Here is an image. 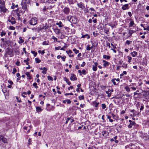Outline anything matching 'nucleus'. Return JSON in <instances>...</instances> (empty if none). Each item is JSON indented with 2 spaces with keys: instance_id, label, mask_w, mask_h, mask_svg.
Returning <instances> with one entry per match:
<instances>
[{
  "instance_id": "obj_1",
  "label": "nucleus",
  "mask_w": 149,
  "mask_h": 149,
  "mask_svg": "<svg viewBox=\"0 0 149 149\" xmlns=\"http://www.w3.org/2000/svg\"><path fill=\"white\" fill-rule=\"evenodd\" d=\"M67 19L71 23L76 24L77 22V19L75 17L69 15L67 17Z\"/></svg>"
},
{
  "instance_id": "obj_2",
  "label": "nucleus",
  "mask_w": 149,
  "mask_h": 149,
  "mask_svg": "<svg viewBox=\"0 0 149 149\" xmlns=\"http://www.w3.org/2000/svg\"><path fill=\"white\" fill-rule=\"evenodd\" d=\"M3 121L4 123H6V126L8 129H9L10 127V121L9 120L8 118L5 117L3 119Z\"/></svg>"
},
{
  "instance_id": "obj_3",
  "label": "nucleus",
  "mask_w": 149,
  "mask_h": 149,
  "mask_svg": "<svg viewBox=\"0 0 149 149\" xmlns=\"http://www.w3.org/2000/svg\"><path fill=\"white\" fill-rule=\"evenodd\" d=\"M141 135L140 136L145 140H148V134L147 133H143L142 131L140 132Z\"/></svg>"
},
{
  "instance_id": "obj_4",
  "label": "nucleus",
  "mask_w": 149,
  "mask_h": 149,
  "mask_svg": "<svg viewBox=\"0 0 149 149\" xmlns=\"http://www.w3.org/2000/svg\"><path fill=\"white\" fill-rule=\"evenodd\" d=\"M37 19L36 17L32 18L30 21L29 23L32 25H35L37 23Z\"/></svg>"
},
{
  "instance_id": "obj_5",
  "label": "nucleus",
  "mask_w": 149,
  "mask_h": 149,
  "mask_svg": "<svg viewBox=\"0 0 149 149\" xmlns=\"http://www.w3.org/2000/svg\"><path fill=\"white\" fill-rule=\"evenodd\" d=\"M0 12L1 13H5L8 10L5 7L4 5L0 6Z\"/></svg>"
},
{
  "instance_id": "obj_6",
  "label": "nucleus",
  "mask_w": 149,
  "mask_h": 149,
  "mask_svg": "<svg viewBox=\"0 0 149 149\" xmlns=\"http://www.w3.org/2000/svg\"><path fill=\"white\" fill-rule=\"evenodd\" d=\"M63 11L65 14L68 15L70 12V9L68 7H65L63 9Z\"/></svg>"
},
{
  "instance_id": "obj_7",
  "label": "nucleus",
  "mask_w": 149,
  "mask_h": 149,
  "mask_svg": "<svg viewBox=\"0 0 149 149\" xmlns=\"http://www.w3.org/2000/svg\"><path fill=\"white\" fill-rule=\"evenodd\" d=\"M77 5L79 8H80L82 10H83L85 8V6L81 2L79 3H78Z\"/></svg>"
},
{
  "instance_id": "obj_8",
  "label": "nucleus",
  "mask_w": 149,
  "mask_h": 149,
  "mask_svg": "<svg viewBox=\"0 0 149 149\" xmlns=\"http://www.w3.org/2000/svg\"><path fill=\"white\" fill-rule=\"evenodd\" d=\"M70 79L71 81H74L77 80V78L76 77L75 75L73 74H71V77L70 78Z\"/></svg>"
},
{
  "instance_id": "obj_9",
  "label": "nucleus",
  "mask_w": 149,
  "mask_h": 149,
  "mask_svg": "<svg viewBox=\"0 0 149 149\" xmlns=\"http://www.w3.org/2000/svg\"><path fill=\"white\" fill-rule=\"evenodd\" d=\"M7 54L10 56V57H12L13 56V52L11 49H8L7 52Z\"/></svg>"
},
{
  "instance_id": "obj_10",
  "label": "nucleus",
  "mask_w": 149,
  "mask_h": 149,
  "mask_svg": "<svg viewBox=\"0 0 149 149\" xmlns=\"http://www.w3.org/2000/svg\"><path fill=\"white\" fill-rule=\"evenodd\" d=\"M102 135L105 137H107L109 135V133L106 131H103L101 132Z\"/></svg>"
},
{
  "instance_id": "obj_11",
  "label": "nucleus",
  "mask_w": 149,
  "mask_h": 149,
  "mask_svg": "<svg viewBox=\"0 0 149 149\" xmlns=\"http://www.w3.org/2000/svg\"><path fill=\"white\" fill-rule=\"evenodd\" d=\"M135 125H138L136 124L134 122H132V123H130V124L128 125V127L129 128H131L133 126H134Z\"/></svg>"
},
{
  "instance_id": "obj_12",
  "label": "nucleus",
  "mask_w": 149,
  "mask_h": 149,
  "mask_svg": "<svg viewBox=\"0 0 149 149\" xmlns=\"http://www.w3.org/2000/svg\"><path fill=\"white\" fill-rule=\"evenodd\" d=\"M21 5L22 6V8L24 10V11H26L27 10V5L26 4L22 3H21Z\"/></svg>"
},
{
  "instance_id": "obj_13",
  "label": "nucleus",
  "mask_w": 149,
  "mask_h": 149,
  "mask_svg": "<svg viewBox=\"0 0 149 149\" xmlns=\"http://www.w3.org/2000/svg\"><path fill=\"white\" fill-rule=\"evenodd\" d=\"M129 8V4H128L124 5L122 8V9L123 10H127Z\"/></svg>"
},
{
  "instance_id": "obj_14",
  "label": "nucleus",
  "mask_w": 149,
  "mask_h": 149,
  "mask_svg": "<svg viewBox=\"0 0 149 149\" xmlns=\"http://www.w3.org/2000/svg\"><path fill=\"white\" fill-rule=\"evenodd\" d=\"M53 29L56 34L58 35L60 33V29H58L57 28H53Z\"/></svg>"
},
{
  "instance_id": "obj_15",
  "label": "nucleus",
  "mask_w": 149,
  "mask_h": 149,
  "mask_svg": "<svg viewBox=\"0 0 149 149\" xmlns=\"http://www.w3.org/2000/svg\"><path fill=\"white\" fill-rule=\"evenodd\" d=\"M82 36L81 38H87V39H89L90 38V36L88 34H86L85 35H83L82 34Z\"/></svg>"
},
{
  "instance_id": "obj_16",
  "label": "nucleus",
  "mask_w": 149,
  "mask_h": 149,
  "mask_svg": "<svg viewBox=\"0 0 149 149\" xmlns=\"http://www.w3.org/2000/svg\"><path fill=\"white\" fill-rule=\"evenodd\" d=\"M93 105V106L96 107H98V105L99 104V103H97L96 101H94L92 102Z\"/></svg>"
},
{
  "instance_id": "obj_17",
  "label": "nucleus",
  "mask_w": 149,
  "mask_h": 149,
  "mask_svg": "<svg viewBox=\"0 0 149 149\" xmlns=\"http://www.w3.org/2000/svg\"><path fill=\"white\" fill-rule=\"evenodd\" d=\"M36 110L38 112H41L42 110L41 109V107H36Z\"/></svg>"
},
{
  "instance_id": "obj_18",
  "label": "nucleus",
  "mask_w": 149,
  "mask_h": 149,
  "mask_svg": "<svg viewBox=\"0 0 149 149\" xmlns=\"http://www.w3.org/2000/svg\"><path fill=\"white\" fill-rule=\"evenodd\" d=\"M64 80L66 81L67 83L69 85H70L71 84L70 81L66 77H65L64 78Z\"/></svg>"
},
{
  "instance_id": "obj_19",
  "label": "nucleus",
  "mask_w": 149,
  "mask_h": 149,
  "mask_svg": "<svg viewBox=\"0 0 149 149\" xmlns=\"http://www.w3.org/2000/svg\"><path fill=\"white\" fill-rule=\"evenodd\" d=\"M63 102L64 103H66V102H67L68 104H70L71 103V101L70 100L67 99L63 100Z\"/></svg>"
},
{
  "instance_id": "obj_20",
  "label": "nucleus",
  "mask_w": 149,
  "mask_h": 149,
  "mask_svg": "<svg viewBox=\"0 0 149 149\" xmlns=\"http://www.w3.org/2000/svg\"><path fill=\"white\" fill-rule=\"evenodd\" d=\"M18 7V5L16 4L15 5V4L14 3H12V6H11V8L12 9H14L15 8H17Z\"/></svg>"
},
{
  "instance_id": "obj_21",
  "label": "nucleus",
  "mask_w": 149,
  "mask_h": 149,
  "mask_svg": "<svg viewBox=\"0 0 149 149\" xmlns=\"http://www.w3.org/2000/svg\"><path fill=\"white\" fill-rule=\"evenodd\" d=\"M56 24L58 25L60 27H61L63 26V25L61 21H59V22H57L56 23Z\"/></svg>"
},
{
  "instance_id": "obj_22",
  "label": "nucleus",
  "mask_w": 149,
  "mask_h": 149,
  "mask_svg": "<svg viewBox=\"0 0 149 149\" xmlns=\"http://www.w3.org/2000/svg\"><path fill=\"white\" fill-rule=\"evenodd\" d=\"M25 74L27 76L29 79L30 80L31 79V77L30 76V74L29 72H26Z\"/></svg>"
},
{
  "instance_id": "obj_23",
  "label": "nucleus",
  "mask_w": 149,
  "mask_h": 149,
  "mask_svg": "<svg viewBox=\"0 0 149 149\" xmlns=\"http://www.w3.org/2000/svg\"><path fill=\"white\" fill-rule=\"evenodd\" d=\"M137 53L136 52L134 51L132 52L131 53V54L133 57H134L137 55Z\"/></svg>"
},
{
  "instance_id": "obj_24",
  "label": "nucleus",
  "mask_w": 149,
  "mask_h": 149,
  "mask_svg": "<svg viewBox=\"0 0 149 149\" xmlns=\"http://www.w3.org/2000/svg\"><path fill=\"white\" fill-rule=\"evenodd\" d=\"M103 57L104 59L108 60L110 58V56H107L106 55H104L103 56Z\"/></svg>"
},
{
  "instance_id": "obj_25",
  "label": "nucleus",
  "mask_w": 149,
  "mask_h": 149,
  "mask_svg": "<svg viewBox=\"0 0 149 149\" xmlns=\"http://www.w3.org/2000/svg\"><path fill=\"white\" fill-rule=\"evenodd\" d=\"M135 25V24L133 21H131L130 22V23L129 27H132L133 25Z\"/></svg>"
},
{
  "instance_id": "obj_26",
  "label": "nucleus",
  "mask_w": 149,
  "mask_h": 149,
  "mask_svg": "<svg viewBox=\"0 0 149 149\" xmlns=\"http://www.w3.org/2000/svg\"><path fill=\"white\" fill-rule=\"evenodd\" d=\"M91 42L92 45L93 46H94V47H97V43L96 42H93L92 41H91Z\"/></svg>"
},
{
  "instance_id": "obj_27",
  "label": "nucleus",
  "mask_w": 149,
  "mask_h": 149,
  "mask_svg": "<svg viewBox=\"0 0 149 149\" xmlns=\"http://www.w3.org/2000/svg\"><path fill=\"white\" fill-rule=\"evenodd\" d=\"M8 21L9 22H11L12 24V25L13 24H15L16 23V22L15 20H14L13 21H12L11 20V19H8Z\"/></svg>"
},
{
  "instance_id": "obj_28",
  "label": "nucleus",
  "mask_w": 149,
  "mask_h": 149,
  "mask_svg": "<svg viewBox=\"0 0 149 149\" xmlns=\"http://www.w3.org/2000/svg\"><path fill=\"white\" fill-rule=\"evenodd\" d=\"M109 64L110 63L107 61L106 63H104L103 64V66L105 67H106L108 66Z\"/></svg>"
},
{
  "instance_id": "obj_29",
  "label": "nucleus",
  "mask_w": 149,
  "mask_h": 149,
  "mask_svg": "<svg viewBox=\"0 0 149 149\" xmlns=\"http://www.w3.org/2000/svg\"><path fill=\"white\" fill-rule=\"evenodd\" d=\"M35 60L36 63H39L41 62V60L39 58H35Z\"/></svg>"
},
{
  "instance_id": "obj_30",
  "label": "nucleus",
  "mask_w": 149,
  "mask_h": 149,
  "mask_svg": "<svg viewBox=\"0 0 149 149\" xmlns=\"http://www.w3.org/2000/svg\"><path fill=\"white\" fill-rule=\"evenodd\" d=\"M19 39L20 40L19 41V43H22L24 42V40L22 39V38L21 37H20L19 38Z\"/></svg>"
},
{
  "instance_id": "obj_31",
  "label": "nucleus",
  "mask_w": 149,
  "mask_h": 149,
  "mask_svg": "<svg viewBox=\"0 0 149 149\" xmlns=\"http://www.w3.org/2000/svg\"><path fill=\"white\" fill-rule=\"evenodd\" d=\"M106 93L108 94L107 96L108 97H109L111 96V92H110V91H109V90L108 91H106Z\"/></svg>"
},
{
  "instance_id": "obj_32",
  "label": "nucleus",
  "mask_w": 149,
  "mask_h": 149,
  "mask_svg": "<svg viewBox=\"0 0 149 149\" xmlns=\"http://www.w3.org/2000/svg\"><path fill=\"white\" fill-rule=\"evenodd\" d=\"M0 5L3 6L5 5V2L4 0H0Z\"/></svg>"
},
{
  "instance_id": "obj_33",
  "label": "nucleus",
  "mask_w": 149,
  "mask_h": 149,
  "mask_svg": "<svg viewBox=\"0 0 149 149\" xmlns=\"http://www.w3.org/2000/svg\"><path fill=\"white\" fill-rule=\"evenodd\" d=\"M135 32V31L133 30H129V33L130 34V36H131L133 33H134Z\"/></svg>"
},
{
  "instance_id": "obj_34",
  "label": "nucleus",
  "mask_w": 149,
  "mask_h": 149,
  "mask_svg": "<svg viewBox=\"0 0 149 149\" xmlns=\"http://www.w3.org/2000/svg\"><path fill=\"white\" fill-rule=\"evenodd\" d=\"M125 89L126 90V91L127 92H128L130 91V88L128 86H125Z\"/></svg>"
},
{
  "instance_id": "obj_35",
  "label": "nucleus",
  "mask_w": 149,
  "mask_h": 149,
  "mask_svg": "<svg viewBox=\"0 0 149 149\" xmlns=\"http://www.w3.org/2000/svg\"><path fill=\"white\" fill-rule=\"evenodd\" d=\"M92 69L94 71H96L97 70V66H94V65H93L92 66Z\"/></svg>"
},
{
  "instance_id": "obj_36",
  "label": "nucleus",
  "mask_w": 149,
  "mask_h": 149,
  "mask_svg": "<svg viewBox=\"0 0 149 149\" xmlns=\"http://www.w3.org/2000/svg\"><path fill=\"white\" fill-rule=\"evenodd\" d=\"M107 118L108 119H109V121L110 122H112L113 121V120L111 119V116H108V115H107Z\"/></svg>"
},
{
  "instance_id": "obj_37",
  "label": "nucleus",
  "mask_w": 149,
  "mask_h": 149,
  "mask_svg": "<svg viewBox=\"0 0 149 149\" xmlns=\"http://www.w3.org/2000/svg\"><path fill=\"white\" fill-rule=\"evenodd\" d=\"M132 42L131 41L127 40L125 42V43L127 45H129L132 43Z\"/></svg>"
},
{
  "instance_id": "obj_38",
  "label": "nucleus",
  "mask_w": 149,
  "mask_h": 149,
  "mask_svg": "<svg viewBox=\"0 0 149 149\" xmlns=\"http://www.w3.org/2000/svg\"><path fill=\"white\" fill-rule=\"evenodd\" d=\"M24 3L27 5L29 4L30 3V0H24Z\"/></svg>"
},
{
  "instance_id": "obj_39",
  "label": "nucleus",
  "mask_w": 149,
  "mask_h": 149,
  "mask_svg": "<svg viewBox=\"0 0 149 149\" xmlns=\"http://www.w3.org/2000/svg\"><path fill=\"white\" fill-rule=\"evenodd\" d=\"M48 79L49 81H53V78L51 77L50 76H47Z\"/></svg>"
},
{
  "instance_id": "obj_40",
  "label": "nucleus",
  "mask_w": 149,
  "mask_h": 149,
  "mask_svg": "<svg viewBox=\"0 0 149 149\" xmlns=\"http://www.w3.org/2000/svg\"><path fill=\"white\" fill-rule=\"evenodd\" d=\"M68 3L70 5L74 4V1L73 0H68Z\"/></svg>"
},
{
  "instance_id": "obj_41",
  "label": "nucleus",
  "mask_w": 149,
  "mask_h": 149,
  "mask_svg": "<svg viewBox=\"0 0 149 149\" xmlns=\"http://www.w3.org/2000/svg\"><path fill=\"white\" fill-rule=\"evenodd\" d=\"M31 53L34 54V56L35 57H36L37 54V53L36 52L34 51H31Z\"/></svg>"
},
{
  "instance_id": "obj_42",
  "label": "nucleus",
  "mask_w": 149,
  "mask_h": 149,
  "mask_svg": "<svg viewBox=\"0 0 149 149\" xmlns=\"http://www.w3.org/2000/svg\"><path fill=\"white\" fill-rule=\"evenodd\" d=\"M2 141L4 143H7V139L6 138L3 137V139Z\"/></svg>"
},
{
  "instance_id": "obj_43",
  "label": "nucleus",
  "mask_w": 149,
  "mask_h": 149,
  "mask_svg": "<svg viewBox=\"0 0 149 149\" xmlns=\"http://www.w3.org/2000/svg\"><path fill=\"white\" fill-rule=\"evenodd\" d=\"M79 98L80 100H84V97L83 95H80L79 97Z\"/></svg>"
},
{
  "instance_id": "obj_44",
  "label": "nucleus",
  "mask_w": 149,
  "mask_h": 149,
  "mask_svg": "<svg viewBox=\"0 0 149 149\" xmlns=\"http://www.w3.org/2000/svg\"><path fill=\"white\" fill-rule=\"evenodd\" d=\"M91 49L90 47V45H87L86 47V49L87 51H89L91 50Z\"/></svg>"
},
{
  "instance_id": "obj_45",
  "label": "nucleus",
  "mask_w": 149,
  "mask_h": 149,
  "mask_svg": "<svg viewBox=\"0 0 149 149\" xmlns=\"http://www.w3.org/2000/svg\"><path fill=\"white\" fill-rule=\"evenodd\" d=\"M49 42L46 41H44L42 43V45H48Z\"/></svg>"
},
{
  "instance_id": "obj_46",
  "label": "nucleus",
  "mask_w": 149,
  "mask_h": 149,
  "mask_svg": "<svg viewBox=\"0 0 149 149\" xmlns=\"http://www.w3.org/2000/svg\"><path fill=\"white\" fill-rule=\"evenodd\" d=\"M73 51L74 52L75 54H77L79 52V51L78 50H77L76 49L74 48L73 49Z\"/></svg>"
},
{
  "instance_id": "obj_47",
  "label": "nucleus",
  "mask_w": 149,
  "mask_h": 149,
  "mask_svg": "<svg viewBox=\"0 0 149 149\" xmlns=\"http://www.w3.org/2000/svg\"><path fill=\"white\" fill-rule=\"evenodd\" d=\"M117 137H118L116 136L114 137V139L115 140V142L116 143H117L118 142V141L116 140V139H117Z\"/></svg>"
},
{
  "instance_id": "obj_48",
  "label": "nucleus",
  "mask_w": 149,
  "mask_h": 149,
  "mask_svg": "<svg viewBox=\"0 0 149 149\" xmlns=\"http://www.w3.org/2000/svg\"><path fill=\"white\" fill-rule=\"evenodd\" d=\"M122 67L126 68L127 67V64L125 63H123V64Z\"/></svg>"
},
{
  "instance_id": "obj_49",
  "label": "nucleus",
  "mask_w": 149,
  "mask_h": 149,
  "mask_svg": "<svg viewBox=\"0 0 149 149\" xmlns=\"http://www.w3.org/2000/svg\"><path fill=\"white\" fill-rule=\"evenodd\" d=\"M144 109V106L143 104H142V105L141 106V108H140V112L141 111H143Z\"/></svg>"
},
{
  "instance_id": "obj_50",
  "label": "nucleus",
  "mask_w": 149,
  "mask_h": 149,
  "mask_svg": "<svg viewBox=\"0 0 149 149\" xmlns=\"http://www.w3.org/2000/svg\"><path fill=\"white\" fill-rule=\"evenodd\" d=\"M106 107V106L105 104H102V108L103 109H104Z\"/></svg>"
},
{
  "instance_id": "obj_51",
  "label": "nucleus",
  "mask_w": 149,
  "mask_h": 149,
  "mask_svg": "<svg viewBox=\"0 0 149 149\" xmlns=\"http://www.w3.org/2000/svg\"><path fill=\"white\" fill-rule=\"evenodd\" d=\"M6 34V33L5 32H4L3 31H2L1 33V36L2 37L3 36H4Z\"/></svg>"
},
{
  "instance_id": "obj_52",
  "label": "nucleus",
  "mask_w": 149,
  "mask_h": 149,
  "mask_svg": "<svg viewBox=\"0 0 149 149\" xmlns=\"http://www.w3.org/2000/svg\"><path fill=\"white\" fill-rule=\"evenodd\" d=\"M127 58L128 59V62L130 63L131 61L132 58L131 56H128Z\"/></svg>"
},
{
  "instance_id": "obj_53",
  "label": "nucleus",
  "mask_w": 149,
  "mask_h": 149,
  "mask_svg": "<svg viewBox=\"0 0 149 149\" xmlns=\"http://www.w3.org/2000/svg\"><path fill=\"white\" fill-rule=\"evenodd\" d=\"M66 52L68 54H71L72 53V52L71 50H70L68 51H66Z\"/></svg>"
},
{
  "instance_id": "obj_54",
  "label": "nucleus",
  "mask_w": 149,
  "mask_h": 149,
  "mask_svg": "<svg viewBox=\"0 0 149 149\" xmlns=\"http://www.w3.org/2000/svg\"><path fill=\"white\" fill-rule=\"evenodd\" d=\"M17 72V70L15 68H14L13 69V72H12V73L13 74H15Z\"/></svg>"
},
{
  "instance_id": "obj_55",
  "label": "nucleus",
  "mask_w": 149,
  "mask_h": 149,
  "mask_svg": "<svg viewBox=\"0 0 149 149\" xmlns=\"http://www.w3.org/2000/svg\"><path fill=\"white\" fill-rule=\"evenodd\" d=\"M9 29L11 30H14L15 29V28L13 26H10L9 27Z\"/></svg>"
},
{
  "instance_id": "obj_56",
  "label": "nucleus",
  "mask_w": 149,
  "mask_h": 149,
  "mask_svg": "<svg viewBox=\"0 0 149 149\" xmlns=\"http://www.w3.org/2000/svg\"><path fill=\"white\" fill-rule=\"evenodd\" d=\"M66 58V57L65 56H62L61 57V58L62 59V60L63 61H65V59Z\"/></svg>"
},
{
  "instance_id": "obj_57",
  "label": "nucleus",
  "mask_w": 149,
  "mask_h": 149,
  "mask_svg": "<svg viewBox=\"0 0 149 149\" xmlns=\"http://www.w3.org/2000/svg\"><path fill=\"white\" fill-rule=\"evenodd\" d=\"M73 93H66L65 94V95L66 96H67L68 95H73Z\"/></svg>"
},
{
  "instance_id": "obj_58",
  "label": "nucleus",
  "mask_w": 149,
  "mask_h": 149,
  "mask_svg": "<svg viewBox=\"0 0 149 149\" xmlns=\"http://www.w3.org/2000/svg\"><path fill=\"white\" fill-rule=\"evenodd\" d=\"M82 74H83L84 75H85L86 74V70L85 69H83V70H82Z\"/></svg>"
},
{
  "instance_id": "obj_59",
  "label": "nucleus",
  "mask_w": 149,
  "mask_h": 149,
  "mask_svg": "<svg viewBox=\"0 0 149 149\" xmlns=\"http://www.w3.org/2000/svg\"><path fill=\"white\" fill-rule=\"evenodd\" d=\"M115 79H112L111 80V82L113 83V84L114 85H116V82L115 81Z\"/></svg>"
},
{
  "instance_id": "obj_60",
  "label": "nucleus",
  "mask_w": 149,
  "mask_h": 149,
  "mask_svg": "<svg viewBox=\"0 0 149 149\" xmlns=\"http://www.w3.org/2000/svg\"><path fill=\"white\" fill-rule=\"evenodd\" d=\"M1 40L2 41H3V42H5L7 44L8 43V41H4V39L3 38H1Z\"/></svg>"
},
{
  "instance_id": "obj_61",
  "label": "nucleus",
  "mask_w": 149,
  "mask_h": 149,
  "mask_svg": "<svg viewBox=\"0 0 149 149\" xmlns=\"http://www.w3.org/2000/svg\"><path fill=\"white\" fill-rule=\"evenodd\" d=\"M106 45L107 46H108L109 47V48H110V44L108 42H107L106 43Z\"/></svg>"
},
{
  "instance_id": "obj_62",
  "label": "nucleus",
  "mask_w": 149,
  "mask_h": 149,
  "mask_svg": "<svg viewBox=\"0 0 149 149\" xmlns=\"http://www.w3.org/2000/svg\"><path fill=\"white\" fill-rule=\"evenodd\" d=\"M20 62L19 61H17L15 63V64L18 66H20Z\"/></svg>"
},
{
  "instance_id": "obj_63",
  "label": "nucleus",
  "mask_w": 149,
  "mask_h": 149,
  "mask_svg": "<svg viewBox=\"0 0 149 149\" xmlns=\"http://www.w3.org/2000/svg\"><path fill=\"white\" fill-rule=\"evenodd\" d=\"M86 64V63L84 62H83L82 63L81 65V66L82 67H84Z\"/></svg>"
},
{
  "instance_id": "obj_64",
  "label": "nucleus",
  "mask_w": 149,
  "mask_h": 149,
  "mask_svg": "<svg viewBox=\"0 0 149 149\" xmlns=\"http://www.w3.org/2000/svg\"><path fill=\"white\" fill-rule=\"evenodd\" d=\"M8 83L10 84V85H12L13 84V82L11 80H8Z\"/></svg>"
}]
</instances>
